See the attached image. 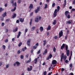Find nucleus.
Returning a JSON list of instances; mask_svg holds the SVG:
<instances>
[{"mask_svg": "<svg viewBox=\"0 0 75 75\" xmlns=\"http://www.w3.org/2000/svg\"><path fill=\"white\" fill-rule=\"evenodd\" d=\"M50 57H48L46 58V60H49L50 59Z\"/></svg>", "mask_w": 75, "mask_h": 75, "instance_id": "62", "label": "nucleus"}, {"mask_svg": "<svg viewBox=\"0 0 75 75\" xmlns=\"http://www.w3.org/2000/svg\"><path fill=\"white\" fill-rule=\"evenodd\" d=\"M30 60H28L27 62H26V63H30Z\"/></svg>", "mask_w": 75, "mask_h": 75, "instance_id": "55", "label": "nucleus"}, {"mask_svg": "<svg viewBox=\"0 0 75 75\" xmlns=\"http://www.w3.org/2000/svg\"><path fill=\"white\" fill-rule=\"evenodd\" d=\"M16 6H15L14 7V8L13 9H12L11 10V11L12 12H13L16 10Z\"/></svg>", "mask_w": 75, "mask_h": 75, "instance_id": "26", "label": "nucleus"}, {"mask_svg": "<svg viewBox=\"0 0 75 75\" xmlns=\"http://www.w3.org/2000/svg\"><path fill=\"white\" fill-rule=\"evenodd\" d=\"M37 48V46H34L33 47V49H36Z\"/></svg>", "mask_w": 75, "mask_h": 75, "instance_id": "39", "label": "nucleus"}, {"mask_svg": "<svg viewBox=\"0 0 75 75\" xmlns=\"http://www.w3.org/2000/svg\"><path fill=\"white\" fill-rule=\"evenodd\" d=\"M16 14L15 13H14L13 15L12 16V18L13 19H14L16 16Z\"/></svg>", "mask_w": 75, "mask_h": 75, "instance_id": "15", "label": "nucleus"}, {"mask_svg": "<svg viewBox=\"0 0 75 75\" xmlns=\"http://www.w3.org/2000/svg\"><path fill=\"white\" fill-rule=\"evenodd\" d=\"M52 56V54H50L49 56H48L49 57H50V59H51Z\"/></svg>", "mask_w": 75, "mask_h": 75, "instance_id": "29", "label": "nucleus"}, {"mask_svg": "<svg viewBox=\"0 0 75 75\" xmlns=\"http://www.w3.org/2000/svg\"><path fill=\"white\" fill-rule=\"evenodd\" d=\"M34 61L35 62H37L38 61V58H36V59H35Z\"/></svg>", "mask_w": 75, "mask_h": 75, "instance_id": "51", "label": "nucleus"}, {"mask_svg": "<svg viewBox=\"0 0 75 75\" xmlns=\"http://www.w3.org/2000/svg\"><path fill=\"white\" fill-rule=\"evenodd\" d=\"M68 49V45H66L65 46V49H66V50L67 51V50H69V49Z\"/></svg>", "mask_w": 75, "mask_h": 75, "instance_id": "23", "label": "nucleus"}, {"mask_svg": "<svg viewBox=\"0 0 75 75\" xmlns=\"http://www.w3.org/2000/svg\"><path fill=\"white\" fill-rule=\"evenodd\" d=\"M28 31V29H26L25 30V32L26 33Z\"/></svg>", "mask_w": 75, "mask_h": 75, "instance_id": "57", "label": "nucleus"}, {"mask_svg": "<svg viewBox=\"0 0 75 75\" xmlns=\"http://www.w3.org/2000/svg\"><path fill=\"white\" fill-rule=\"evenodd\" d=\"M20 53H21V51H20V50H18L17 53V54H20Z\"/></svg>", "mask_w": 75, "mask_h": 75, "instance_id": "40", "label": "nucleus"}, {"mask_svg": "<svg viewBox=\"0 0 75 75\" xmlns=\"http://www.w3.org/2000/svg\"><path fill=\"white\" fill-rule=\"evenodd\" d=\"M56 22H57V21H56V20H54V22L53 23V25H55L56 24Z\"/></svg>", "mask_w": 75, "mask_h": 75, "instance_id": "24", "label": "nucleus"}, {"mask_svg": "<svg viewBox=\"0 0 75 75\" xmlns=\"http://www.w3.org/2000/svg\"><path fill=\"white\" fill-rule=\"evenodd\" d=\"M2 48L4 50H5L6 48V46H5V45H3Z\"/></svg>", "mask_w": 75, "mask_h": 75, "instance_id": "32", "label": "nucleus"}, {"mask_svg": "<svg viewBox=\"0 0 75 75\" xmlns=\"http://www.w3.org/2000/svg\"><path fill=\"white\" fill-rule=\"evenodd\" d=\"M21 23H23L24 21V18L22 19L21 18L19 19Z\"/></svg>", "mask_w": 75, "mask_h": 75, "instance_id": "12", "label": "nucleus"}, {"mask_svg": "<svg viewBox=\"0 0 75 75\" xmlns=\"http://www.w3.org/2000/svg\"><path fill=\"white\" fill-rule=\"evenodd\" d=\"M20 58L22 59H23V58H24V56H23V55H21V56Z\"/></svg>", "mask_w": 75, "mask_h": 75, "instance_id": "38", "label": "nucleus"}, {"mask_svg": "<svg viewBox=\"0 0 75 75\" xmlns=\"http://www.w3.org/2000/svg\"><path fill=\"white\" fill-rule=\"evenodd\" d=\"M65 62L66 64H67V63L69 62V61H68V60H66L65 61Z\"/></svg>", "mask_w": 75, "mask_h": 75, "instance_id": "41", "label": "nucleus"}, {"mask_svg": "<svg viewBox=\"0 0 75 75\" xmlns=\"http://www.w3.org/2000/svg\"><path fill=\"white\" fill-rule=\"evenodd\" d=\"M5 25L4 23H1V25L2 26H4Z\"/></svg>", "mask_w": 75, "mask_h": 75, "instance_id": "48", "label": "nucleus"}, {"mask_svg": "<svg viewBox=\"0 0 75 75\" xmlns=\"http://www.w3.org/2000/svg\"><path fill=\"white\" fill-rule=\"evenodd\" d=\"M21 33H21V32H19L18 33V35H21Z\"/></svg>", "mask_w": 75, "mask_h": 75, "instance_id": "49", "label": "nucleus"}, {"mask_svg": "<svg viewBox=\"0 0 75 75\" xmlns=\"http://www.w3.org/2000/svg\"><path fill=\"white\" fill-rule=\"evenodd\" d=\"M31 41V39H29L27 41V44L28 46H30V42Z\"/></svg>", "mask_w": 75, "mask_h": 75, "instance_id": "4", "label": "nucleus"}, {"mask_svg": "<svg viewBox=\"0 0 75 75\" xmlns=\"http://www.w3.org/2000/svg\"><path fill=\"white\" fill-rule=\"evenodd\" d=\"M33 8V4H30L29 7V8H30V10H31Z\"/></svg>", "mask_w": 75, "mask_h": 75, "instance_id": "10", "label": "nucleus"}, {"mask_svg": "<svg viewBox=\"0 0 75 75\" xmlns=\"http://www.w3.org/2000/svg\"><path fill=\"white\" fill-rule=\"evenodd\" d=\"M14 0H11V1H10V3H11L12 4V6L13 7H14V6H17V4H16V2H15L14 3Z\"/></svg>", "mask_w": 75, "mask_h": 75, "instance_id": "3", "label": "nucleus"}, {"mask_svg": "<svg viewBox=\"0 0 75 75\" xmlns=\"http://www.w3.org/2000/svg\"><path fill=\"white\" fill-rule=\"evenodd\" d=\"M64 70V68H62V69H61V71L62 72H63Z\"/></svg>", "mask_w": 75, "mask_h": 75, "instance_id": "50", "label": "nucleus"}, {"mask_svg": "<svg viewBox=\"0 0 75 75\" xmlns=\"http://www.w3.org/2000/svg\"><path fill=\"white\" fill-rule=\"evenodd\" d=\"M72 66H73V65L72 64H70V66H69L70 67H72Z\"/></svg>", "mask_w": 75, "mask_h": 75, "instance_id": "58", "label": "nucleus"}, {"mask_svg": "<svg viewBox=\"0 0 75 75\" xmlns=\"http://www.w3.org/2000/svg\"><path fill=\"white\" fill-rule=\"evenodd\" d=\"M9 67V64H7L6 66V68L7 69Z\"/></svg>", "mask_w": 75, "mask_h": 75, "instance_id": "43", "label": "nucleus"}, {"mask_svg": "<svg viewBox=\"0 0 75 75\" xmlns=\"http://www.w3.org/2000/svg\"><path fill=\"white\" fill-rule=\"evenodd\" d=\"M40 50H39V51H38V52H37V54H39L40 53Z\"/></svg>", "mask_w": 75, "mask_h": 75, "instance_id": "46", "label": "nucleus"}, {"mask_svg": "<svg viewBox=\"0 0 75 75\" xmlns=\"http://www.w3.org/2000/svg\"><path fill=\"white\" fill-rule=\"evenodd\" d=\"M40 6H38L37 7V9H35V13H37L39 11H40Z\"/></svg>", "mask_w": 75, "mask_h": 75, "instance_id": "5", "label": "nucleus"}, {"mask_svg": "<svg viewBox=\"0 0 75 75\" xmlns=\"http://www.w3.org/2000/svg\"><path fill=\"white\" fill-rule=\"evenodd\" d=\"M47 73L46 71H45L43 73L44 75H47Z\"/></svg>", "mask_w": 75, "mask_h": 75, "instance_id": "33", "label": "nucleus"}, {"mask_svg": "<svg viewBox=\"0 0 75 75\" xmlns=\"http://www.w3.org/2000/svg\"><path fill=\"white\" fill-rule=\"evenodd\" d=\"M51 27L50 26H49L47 28V30H51Z\"/></svg>", "mask_w": 75, "mask_h": 75, "instance_id": "27", "label": "nucleus"}, {"mask_svg": "<svg viewBox=\"0 0 75 75\" xmlns=\"http://www.w3.org/2000/svg\"><path fill=\"white\" fill-rule=\"evenodd\" d=\"M49 34H50V33H49V32H48L47 33V36L49 35Z\"/></svg>", "mask_w": 75, "mask_h": 75, "instance_id": "63", "label": "nucleus"}, {"mask_svg": "<svg viewBox=\"0 0 75 75\" xmlns=\"http://www.w3.org/2000/svg\"><path fill=\"white\" fill-rule=\"evenodd\" d=\"M47 49H45V51L43 53V55H45V54H47Z\"/></svg>", "mask_w": 75, "mask_h": 75, "instance_id": "17", "label": "nucleus"}, {"mask_svg": "<svg viewBox=\"0 0 75 75\" xmlns=\"http://www.w3.org/2000/svg\"><path fill=\"white\" fill-rule=\"evenodd\" d=\"M2 62H0V66H1L2 65Z\"/></svg>", "mask_w": 75, "mask_h": 75, "instance_id": "61", "label": "nucleus"}, {"mask_svg": "<svg viewBox=\"0 0 75 75\" xmlns=\"http://www.w3.org/2000/svg\"><path fill=\"white\" fill-rule=\"evenodd\" d=\"M2 11L3 10H2V8H0V12H2Z\"/></svg>", "mask_w": 75, "mask_h": 75, "instance_id": "52", "label": "nucleus"}, {"mask_svg": "<svg viewBox=\"0 0 75 75\" xmlns=\"http://www.w3.org/2000/svg\"><path fill=\"white\" fill-rule=\"evenodd\" d=\"M2 16L3 17H5V16H6L7 13L6 12L4 13L2 15Z\"/></svg>", "mask_w": 75, "mask_h": 75, "instance_id": "13", "label": "nucleus"}, {"mask_svg": "<svg viewBox=\"0 0 75 75\" xmlns=\"http://www.w3.org/2000/svg\"><path fill=\"white\" fill-rule=\"evenodd\" d=\"M65 47V44L64 43H63V44L62 45V46L61 47V49L62 50H63V48H64Z\"/></svg>", "mask_w": 75, "mask_h": 75, "instance_id": "9", "label": "nucleus"}, {"mask_svg": "<svg viewBox=\"0 0 75 75\" xmlns=\"http://www.w3.org/2000/svg\"><path fill=\"white\" fill-rule=\"evenodd\" d=\"M69 50H67V52H66V54L67 56H69Z\"/></svg>", "mask_w": 75, "mask_h": 75, "instance_id": "16", "label": "nucleus"}, {"mask_svg": "<svg viewBox=\"0 0 75 75\" xmlns=\"http://www.w3.org/2000/svg\"><path fill=\"white\" fill-rule=\"evenodd\" d=\"M21 0H18V4H20V3H21Z\"/></svg>", "mask_w": 75, "mask_h": 75, "instance_id": "47", "label": "nucleus"}, {"mask_svg": "<svg viewBox=\"0 0 75 75\" xmlns=\"http://www.w3.org/2000/svg\"><path fill=\"white\" fill-rule=\"evenodd\" d=\"M10 20V19H7L6 20V22H8V21H9Z\"/></svg>", "mask_w": 75, "mask_h": 75, "instance_id": "54", "label": "nucleus"}, {"mask_svg": "<svg viewBox=\"0 0 75 75\" xmlns=\"http://www.w3.org/2000/svg\"><path fill=\"white\" fill-rule=\"evenodd\" d=\"M43 42H44L43 44V45L44 46H45L46 43V40H44L43 41Z\"/></svg>", "mask_w": 75, "mask_h": 75, "instance_id": "18", "label": "nucleus"}, {"mask_svg": "<svg viewBox=\"0 0 75 75\" xmlns=\"http://www.w3.org/2000/svg\"><path fill=\"white\" fill-rule=\"evenodd\" d=\"M18 28H16L15 29H14L13 30V32H16L18 31Z\"/></svg>", "mask_w": 75, "mask_h": 75, "instance_id": "20", "label": "nucleus"}, {"mask_svg": "<svg viewBox=\"0 0 75 75\" xmlns=\"http://www.w3.org/2000/svg\"><path fill=\"white\" fill-rule=\"evenodd\" d=\"M73 4H75V0L73 2Z\"/></svg>", "mask_w": 75, "mask_h": 75, "instance_id": "64", "label": "nucleus"}, {"mask_svg": "<svg viewBox=\"0 0 75 75\" xmlns=\"http://www.w3.org/2000/svg\"><path fill=\"white\" fill-rule=\"evenodd\" d=\"M35 27H33V28H31V30L32 31L34 30L35 29Z\"/></svg>", "mask_w": 75, "mask_h": 75, "instance_id": "31", "label": "nucleus"}, {"mask_svg": "<svg viewBox=\"0 0 75 75\" xmlns=\"http://www.w3.org/2000/svg\"><path fill=\"white\" fill-rule=\"evenodd\" d=\"M57 9H55L54 12V13H55L56 14L57 13Z\"/></svg>", "mask_w": 75, "mask_h": 75, "instance_id": "36", "label": "nucleus"}, {"mask_svg": "<svg viewBox=\"0 0 75 75\" xmlns=\"http://www.w3.org/2000/svg\"><path fill=\"white\" fill-rule=\"evenodd\" d=\"M48 7V5L47 4H45V7L44 8L45 9H46Z\"/></svg>", "mask_w": 75, "mask_h": 75, "instance_id": "37", "label": "nucleus"}, {"mask_svg": "<svg viewBox=\"0 0 75 75\" xmlns=\"http://www.w3.org/2000/svg\"><path fill=\"white\" fill-rule=\"evenodd\" d=\"M64 53H63L61 55L60 61L61 62H62V59H63L64 61H65L67 58V56L66 55H64Z\"/></svg>", "mask_w": 75, "mask_h": 75, "instance_id": "1", "label": "nucleus"}, {"mask_svg": "<svg viewBox=\"0 0 75 75\" xmlns=\"http://www.w3.org/2000/svg\"><path fill=\"white\" fill-rule=\"evenodd\" d=\"M5 42H8V40L7 39H6L4 41Z\"/></svg>", "mask_w": 75, "mask_h": 75, "instance_id": "45", "label": "nucleus"}, {"mask_svg": "<svg viewBox=\"0 0 75 75\" xmlns=\"http://www.w3.org/2000/svg\"><path fill=\"white\" fill-rule=\"evenodd\" d=\"M30 68H29V67L27 68V70L28 71H30L32 70L33 68L32 66H30Z\"/></svg>", "mask_w": 75, "mask_h": 75, "instance_id": "8", "label": "nucleus"}, {"mask_svg": "<svg viewBox=\"0 0 75 75\" xmlns=\"http://www.w3.org/2000/svg\"><path fill=\"white\" fill-rule=\"evenodd\" d=\"M57 63V62L55 60H53L52 62V65H55Z\"/></svg>", "mask_w": 75, "mask_h": 75, "instance_id": "6", "label": "nucleus"}, {"mask_svg": "<svg viewBox=\"0 0 75 75\" xmlns=\"http://www.w3.org/2000/svg\"><path fill=\"white\" fill-rule=\"evenodd\" d=\"M19 23V20H17L16 21V23Z\"/></svg>", "mask_w": 75, "mask_h": 75, "instance_id": "53", "label": "nucleus"}, {"mask_svg": "<svg viewBox=\"0 0 75 75\" xmlns=\"http://www.w3.org/2000/svg\"><path fill=\"white\" fill-rule=\"evenodd\" d=\"M65 15L67 18L70 19L71 18L69 14V12L67 11H66L65 12Z\"/></svg>", "mask_w": 75, "mask_h": 75, "instance_id": "2", "label": "nucleus"}, {"mask_svg": "<svg viewBox=\"0 0 75 75\" xmlns=\"http://www.w3.org/2000/svg\"><path fill=\"white\" fill-rule=\"evenodd\" d=\"M22 42H20V43H19L18 45V46L19 47H21V45H22Z\"/></svg>", "mask_w": 75, "mask_h": 75, "instance_id": "30", "label": "nucleus"}, {"mask_svg": "<svg viewBox=\"0 0 75 75\" xmlns=\"http://www.w3.org/2000/svg\"><path fill=\"white\" fill-rule=\"evenodd\" d=\"M44 28L43 27H41L40 28H39V30H40V31L41 32H42L43 31V30Z\"/></svg>", "mask_w": 75, "mask_h": 75, "instance_id": "14", "label": "nucleus"}, {"mask_svg": "<svg viewBox=\"0 0 75 75\" xmlns=\"http://www.w3.org/2000/svg\"><path fill=\"white\" fill-rule=\"evenodd\" d=\"M71 23V22H70V21H67L66 22V24L67 25L68 24H70Z\"/></svg>", "mask_w": 75, "mask_h": 75, "instance_id": "22", "label": "nucleus"}, {"mask_svg": "<svg viewBox=\"0 0 75 75\" xmlns=\"http://www.w3.org/2000/svg\"><path fill=\"white\" fill-rule=\"evenodd\" d=\"M63 32H62V30H61L60 32V33H59V38H60L61 37L63 36Z\"/></svg>", "mask_w": 75, "mask_h": 75, "instance_id": "7", "label": "nucleus"}, {"mask_svg": "<svg viewBox=\"0 0 75 75\" xmlns=\"http://www.w3.org/2000/svg\"><path fill=\"white\" fill-rule=\"evenodd\" d=\"M28 57H29L28 54H26L25 57L26 58H27Z\"/></svg>", "mask_w": 75, "mask_h": 75, "instance_id": "42", "label": "nucleus"}, {"mask_svg": "<svg viewBox=\"0 0 75 75\" xmlns=\"http://www.w3.org/2000/svg\"><path fill=\"white\" fill-rule=\"evenodd\" d=\"M33 12H32L31 13L30 15V16L31 17L33 15Z\"/></svg>", "mask_w": 75, "mask_h": 75, "instance_id": "44", "label": "nucleus"}, {"mask_svg": "<svg viewBox=\"0 0 75 75\" xmlns=\"http://www.w3.org/2000/svg\"><path fill=\"white\" fill-rule=\"evenodd\" d=\"M52 74V72L51 71V73H48V75H50V74Z\"/></svg>", "mask_w": 75, "mask_h": 75, "instance_id": "60", "label": "nucleus"}, {"mask_svg": "<svg viewBox=\"0 0 75 75\" xmlns=\"http://www.w3.org/2000/svg\"><path fill=\"white\" fill-rule=\"evenodd\" d=\"M53 15V17L54 18L57 16V13H54Z\"/></svg>", "mask_w": 75, "mask_h": 75, "instance_id": "28", "label": "nucleus"}, {"mask_svg": "<svg viewBox=\"0 0 75 75\" xmlns=\"http://www.w3.org/2000/svg\"><path fill=\"white\" fill-rule=\"evenodd\" d=\"M56 49L55 47H54L53 49V51L54 52H56Z\"/></svg>", "mask_w": 75, "mask_h": 75, "instance_id": "35", "label": "nucleus"}, {"mask_svg": "<svg viewBox=\"0 0 75 75\" xmlns=\"http://www.w3.org/2000/svg\"><path fill=\"white\" fill-rule=\"evenodd\" d=\"M64 4H63V8H64L66 5V3H67V1L66 0H64Z\"/></svg>", "mask_w": 75, "mask_h": 75, "instance_id": "11", "label": "nucleus"}, {"mask_svg": "<svg viewBox=\"0 0 75 75\" xmlns=\"http://www.w3.org/2000/svg\"><path fill=\"white\" fill-rule=\"evenodd\" d=\"M16 64H17V66H19V65H20V63L19 62H16Z\"/></svg>", "mask_w": 75, "mask_h": 75, "instance_id": "21", "label": "nucleus"}, {"mask_svg": "<svg viewBox=\"0 0 75 75\" xmlns=\"http://www.w3.org/2000/svg\"><path fill=\"white\" fill-rule=\"evenodd\" d=\"M39 21L38 18H36L35 20V22H38Z\"/></svg>", "mask_w": 75, "mask_h": 75, "instance_id": "19", "label": "nucleus"}, {"mask_svg": "<svg viewBox=\"0 0 75 75\" xmlns=\"http://www.w3.org/2000/svg\"><path fill=\"white\" fill-rule=\"evenodd\" d=\"M55 6V3H54L52 4V7H54Z\"/></svg>", "mask_w": 75, "mask_h": 75, "instance_id": "34", "label": "nucleus"}, {"mask_svg": "<svg viewBox=\"0 0 75 75\" xmlns=\"http://www.w3.org/2000/svg\"><path fill=\"white\" fill-rule=\"evenodd\" d=\"M8 6V4L7 3H6L5 5V7H7Z\"/></svg>", "mask_w": 75, "mask_h": 75, "instance_id": "59", "label": "nucleus"}, {"mask_svg": "<svg viewBox=\"0 0 75 75\" xmlns=\"http://www.w3.org/2000/svg\"><path fill=\"white\" fill-rule=\"evenodd\" d=\"M57 12H58L60 10V7L59 6H58L57 7Z\"/></svg>", "mask_w": 75, "mask_h": 75, "instance_id": "25", "label": "nucleus"}, {"mask_svg": "<svg viewBox=\"0 0 75 75\" xmlns=\"http://www.w3.org/2000/svg\"><path fill=\"white\" fill-rule=\"evenodd\" d=\"M54 38L55 39H57V36H54Z\"/></svg>", "mask_w": 75, "mask_h": 75, "instance_id": "56", "label": "nucleus"}]
</instances>
